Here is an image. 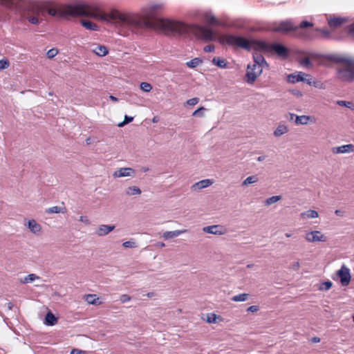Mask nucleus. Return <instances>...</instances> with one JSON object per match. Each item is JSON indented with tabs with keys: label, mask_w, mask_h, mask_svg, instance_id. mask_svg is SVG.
Instances as JSON below:
<instances>
[{
	"label": "nucleus",
	"mask_w": 354,
	"mask_h": 354,
	"mask_svg": "<svg viewBox=\"0 0 354 354\" xmlns=\"http://www.w3.org/2000/svg\"><path fill=\"white\" fill-rule=\"evenodd\" d=\"M332 286V282L328 281L324 283H322L319 287V289L322 290H329Z\"/></svg>",
	"instance_id": "42"
},
{
	"label": "nucleus",
	"mask_w": 354,
	"mask_h": 354,
	"mask_svg": "<svg viewBox=\"0 0 354 354\" xmlns=\"http://www.w3.org/2000/svg\"><path fill=\"white\" fill-rule=\"evenodd\" d=\"M354 152V145L353 144L344 145L333 148V153H350Z\"/></svg>",
	"instance_id": "18"
},
{
	"label": "nucleus",
	"mask_w": 354,
	"mask_h": 354,
	"mask_svg": "<svg viewBox=\"0 0 354 354\" xmlns=\"http://www.w3.org/2000/svg\"><path fill=\"white\" fill-rule=\"evenodd\" d=\"M126 193L129 196L139 195L141 194V190L136 186H131L128 187Z\"/></svg>",
	"instance_id": "32"
},
{
	"label": "nucleus",
	"mask_w": 354,
	"mask_h": 354,
	"mask_svg": "<svg viewBox=\"0 0 354 354\" xmlns=\"http://www.w3.org/2000/svg\"><path fill=\"white\" fill-rule=\"evenodd\" d=\"M259 310V307L257 306H250L248 308V312H251V313H255L257 312V310Z\"/></svg>",
	"instance_id": "53"
},
{
	"label": "nucleus",
	"mask_w": 354,
	"mask_h": 354,
	"mask_svg": "<svg viewBox=\"0 0 354 354\" xmlns=\"http://www.w3.org/2000/svg\"><path fill=\"white\" fill-rule=\"evenodd\" d=\"M202 63V60L200 58H194L186 63V65L191 68H196Z\"/></svg>",
	"instance_id": "31"
},
{
	"label": "nucleus",
	"mask_w": 354,
	"mask_h": 354,
	"mask_svg": "<svg viewBox=\"0 0 354 354\" xmlns=\"http://www.w3.org/2000/svg\"><path fill=\"white\" fill-rule=\"evenodd\" d=\"M115 229V225H101L96 230V234L99 236H103L108 234Z\"/></svg>",
	"instance_id": "17"
},
{
	"label": "nucleus",
	"mask_w": 354,
	"mask_h": 354,
	"mask_svg": "<svg viewBox=\"0 0 354 354\" xmlns=\"http://www.w3.org/2000/svg\"><path fill=\"white\" fill-rule=\"evenodd\" d=\"M196 33L199 38L205 41H212L218 40L219 43L222 45H228L227 44H223L220 41V39L226 34L222 35L221 36H217L214 31L209 27L202 26H197Z\"/></svg>",
	"instance_id": "5"
},
{
	"label": "nucleus",
	"mask_w": 354,
	"mask_h": 354,
	"mask_svg": "<svg viewBox=\"0 0 354 354\" xmlns=\"http://www.w3.org/2000/svg\"><path fill=\"white\" fill-rule=\"evenodd\" d=\"M28 227L30 231L35 234H39L41 230V226L35 219H30L28 222Z\"/></svg>",
	"instance_id": "19"
},
{
	"label": "nucleus",
	"mask_w": 354,
	"mask_h": 354,
	"mask_svg": "<svg viewBox=\"0 0 354 354\" xmlns=\"http://www.w3.org/2000/svg\"><path fill=\"white\" fill-rule=\"evenodd\" d=\"M328 24L330 27H332V17H327Z\"/></svg>",
	"instance_id": "61"
},
{
	"label": "nucleus",
	"mask_w": 354,
	"mask_h": 354,
	"mask_svg": "<svg viewBox=\"0 0 354 354\" xmlns=\"http://www.w3.org/2000/svg\"><path fill=\"white\" fill-rule=\"evenodd\" d=\"M140 88L145 92H149L152 89V86L147 82H142L140 84Z\"/></svg>",
	"instance_id": "39"
},
{
	"label": "nucleus",
	"mask_w": 354,
	"mask_h": 354,
	"mask_svg": "<svg viewBox=\"0 0 354 354\" xmlns=\"http://www.w3.org/2000/svg\"><path fill=\"white\" fill-rule=\"evenodd\" d=\"M275 32H288L290 31H297L298 27L295 26L291 21L286 20L281 21L277 26L273 28Z\"/></svg>",
	"instance_id": "10"
},
{
	"label": "nucleus",
	"mask_w": 354,
	"mask_h": 354,
	"mask_svg": "<svg viewBox=\"0 0 354 354\" xmlns=\"http://www.w3.org/2000/svg\"><path fill=\"white\" fill-rule=\"evenodd\" d=\"M299 268V263L298 261L292 264V268L295 269V270H297Z\"/></svg>",
	"instance_id": "57"
},
{
	"label": "nucleus",
	"mask_w": 354,
	"mask_h": 354,
	"mask_svg": "<svg viewBox=\"0 0 354 354\" xmlns=\"http://www.w3.org/2000/svg\"><path fill=\"white\" fill-rule=\"evenodd\" d=\"M6 306L8 307V310H12V307H13V305L11 302H8L6 304Z\"/></svg>",
	"instance_id": "58"
},
{
	"label": "nucleus",
	"mask_w": 354,
	"mask_h": 354,
	"mask_svg": "<svg viewBox=\"0 0 354 354\" xmlns=\"http://www.w3.org/2000/svg\"><path fill=\"white\" fill-rule=\"evenodd\" d=\"M95 295H87L86 296V301L90 304H95L97 299H95Z\"/></svg>",
	"instance_id": "41"
},
{
	"label": "nucleus",
	"mask_w": 354,
	"mask_h": 354,
	"mask_svg": "<svg viewBox=\"0 0 354 354\" xmlns=\"http://www.w3.org/2000/svg\"><path fill=\"white\" fill-rule=\"evenodd\" d=\"M26 12L24 17L31 24L37 25L40 23V15L43 12L39 5L36 3H30L26 8Z\"/></svg>",
	"instance_id": "6"
},
{
	"label": "nucleus",
	"mask_w": 354,
	"mask_h": 354,
	"mask_svg": "<svg viewBox=\"0 0 354 354\" xmlns=\"http://www.w3.org/2000/svg\"><path fill=\"white\" fill-rule=\"evenodd\" d=\"M335 213L337 216L342 217L345 214V211L343 209H337Z\"/></svg>",
	"instance_id": "54"
},
{
	"label": "nucleus",
	"mask_w": 354,
	"mask_h": 354,
	"mask_svg": "<svg viewBox=\"0 0 354 354\" xmlns=\"http://www.w3.org/2000/svg\"><path fill=\"white\" fill-rule=\"evenodd\" d=\"M122 245L124 248H135L136 246V243L134 241H127L124 242Z\"/></svg>",
	"instance_id": "48"
},
{
	"label": "nucleus",
	"mask_w": 354,
	"mask_h": 354,
	"mask_svg": "<svg viewBox=\"0 0 354 354\" xmlns=\"http://www.w3.org/2000/svg\"><path fill=\"white\" fill-rule=\"evenodd\" d=\"M216 319H217L216 315L214 313H211V314L207 315V322L208 323H216Z\"/></svg>",
	"instance_id": "43"
},
{
	"label": "nucleus",
	"mask_w": 354,
	"mask_h": 354,
	"mask_svg": "<svg viewBox=\"0 0 354 354\" xmlns=\"http://www.w3.org/2000/svg\"><path fill=\"white\" fill-rule=\"evenodd\" d=\"M288 131V129L287 125L285 124L281 123L278 125L276 129L274 131V136L276 137H279Z\"/></svg>",
	"instance_id": "23"
},
{
	"label": "nucleus",
	"mask_w": 354,
	"mask_h": 354,
	"mask_svg": "<svg viewBox=\"0 0 354 354\" xmlns=\"http://www.w3.org/2000/svg\"><path fill=\"white\" fill-rule=\"evenodd\" d=\"M288 81L290 83L295 84L299 82H304L308 84H311L312 77L310 75L306 74L303 72H297L288 75Z\"/></svg>",
	"instance_id": "9"
},
{
	"label": "nucleus",
	"mask_w": 354,
	"mask_h": 354,
	"mask_svg": "<svg viewBox=\"0 0 354 354\" xmlns=\"http://www.w3.org/2000/svg\"><path fill=\"white\" fill-rule=\"evenodd\" d=\"M204 51L206 53H212L215 50V46L212 44L207 45L203 48Z\"/></svg>",
	"instance_id": "49"
},
{
	"label": "nucleus",
	"mask_w": 354,
	"mask_h": 354,
	"mask_svg": "<svg viewBox=\"0 0 354 354\" xmlns=\"http://www.w3.org/2000/svg\"><path fill=\"white\" fill-rule=\"evenodd\" d=\"M81 24L87 30H98V26L95 23L87 21V20H82Z\"/></svg>",
	"instance_id": "28"
},
{
	"label": "nucleus",
	"mask_w": 354,
	"mask_h": 354,
	"mask_svg": "<svg viewBox=\"0 0 354 354\" xmlns=\"http://www.w3.org/2000/svg\"><path fill=\"white\" fill-rule=\"evenodd\" d=\"M203 230L204 232L212 234L222 235L225 234V230L223 227L218 225L204 227L203 228Z\"/></svg>",
	"instance_id": "14"
},
{
	"label": "nucleus",
	"mask_w": 354,
	"mask_h": 354,
	"mask_svg": "<svg viewBox=\"0 0 354 354\" xmlns=\"http://www.w3.org/2000/svg\"><path fill=\"white\" fill-rule=\"evenodd\" d=\"M248 294L241 293V294H239V295H234L232 298V300L233 301L240 302V301H246L248 299Z\"/></svg>",
	"instance_id": "34"
},
{
	"label": "nucleus",
	"mask_w": 354,
	"mask_h": 354,
	"mask_svg": "<svg viewBox=\"0 0 354 354\" xmlns=\"http://www.w3.org/2000/svg\"><path fill=\"white\" fill-rule=\"evenodd\" d=\"M345 106L354 109V108L353 107V103L351 102H346V105H345Z\"/></svg>",
	"instance_id": "60"
},
{
	"label": "nucleus",
	"mask_w": 354,
	"mask_h": 354,
	"mask_svg": "<svg viewBox=\"0 0 354 354\" xmlns=\"http://www.w3.org/2000/svg\"><path fill=\"white\" fill-rule=\"evenodd\" d=\"M346 21L347 19L345 17H333V28L339 26Z\"/></svg>",
	"instance_id": "37"
},
{
	"label": "nucleus",
	"mask_w": 354,
	"mask_h": 354,
	"mask_svg": "<svg viewBox=\"0 0 354 354\" xmlns=\"http://www.w3.org/2000/svg\"><path fill=\"white\" fill-rule=\"evenodd\" d=\"M135 174L136 171L133 169L131 167H122L115 171L113 174V176L114 178H122L128 176L133 177Z\"/></svg>",
	"instance_id": "12"
},
{
	"label": "nucleus",
	"mask_w": 354,
	"mask_h": 354,
	"mask_svg": "<svg viewBox=\"0 0 354 354\" xmlns=\"http://www.w3.org/2000/svg\"><path fill=\"white\" fill-rule=\"evenodd\" d=\"M334 63L339 64L337 70L341 80L351 82L354 80V57L333 54Z\"/></svg>",
	"instance_id": "3"
},
{
	"label": "nucleus",
	"mask_w": 354,
	"mask_h": 354,
	"mask_svg": "<svg viewBox=\"0 0 354 354\" xmlns=\"http://www.w3.org/2000/svg\"><path fill=\"white\" fill-rule=\"evenodd\" d=\"M253 64L257 65L263 68H268L269 65L266 61L264 57L257 53L253 54Z\"/></svg>",
	"instance_id": "15"
},
{
	"label": "nucleus",
	"mask_w": 354,
	"mask_h": 354,
	"mask_svg": "<svg viewBox=\"0 0 354 354\" xmlns=\"http://www.w3.org/2000/svg\"><path fill=\"white\" fill-rule=\"evenodd\" d=\"M348 34L354 37V22L348 26Z\"/></svg>",
	"instance_id": "51"
},
{
	"label": "nucleus",
	"mask_w": 354,
	"mask_h": 354,
	"mask_svg": "<svg viewBox=\"0 0 354 354\" xmlns=\"http://www.w3.org/2000/svg\"><path fill=\"white\" fill-rule=\"evenodd\" d=\"M337 104L340 105V106H345V105H346V101H343V100H340V101H337Z\"/></svg>",
	"instance_id": "59"
},
{
	"label": "nucleus",
	"mask_w": 354,
	"mask_h": 354,
	"mask_svg": "<svg viewBox=\"0 0 354 354\" xmlns=\"http://www.w3.org/2000/svg\"><path fill=\"white\" fill-rule=\"evenodd\" d=\"M263 68L255 65L248 64L247 66L245 80L248 84H253L257 78L262 73Z\"/></svg>",
	"instance_id": "8"
},
{
	"label": "nucleus",
	"mask_w": 354,
	"mask_h": 354,
	"mask_svg": "<svg viewBox=\"0 0 354 354\" xmlns=\"http://www.w3.org/2000/svg\"><path fill=\"white\" fill-rule=\"evenodd\" d=\"M39 278L40 277L35 274H29L26 277L20 279V282L21 283H24V284L29 283H32V281H34L36 279H39Z\"/></svg>",
	"instance_id": "29"
},
{
	"label": "nucleus",
	"mask_w": 354,
	"mask_h": 354,
	"mask_svg": "<svg viewBox=\"0 0 354 354\" xmlns=\"http://www.w3.org/2000/svg\"><path fill=\"white\" fill-rule=\"evenodd\" d=\"M56 317L51 313L48 312L46 315L45 324L48 326H54L57 323Z\"/></svg>",
	"instance_id": "27"
},
{
	"label": "nucleus",
	"mask_w": 354,
	"mask_h": 354,
	"mask_svg": "<svg viewBox=\"0 0 354 354\" xmlns=\"http://www.w3.org/2000/svg\"><path fill=\"white\" fill-rule=\"evenodd\" d=\"M258 181V177L257 176H250L247 177L242 183L243 186H248L250 184L257 183Z\"/></svg>",
	"instance_id": "33"
},
{
	"label": "nucleus",
	"mask_w": 354,
	"mask_h": 354,
	"mask_svg": "<svg viewBox=\"0 0 354 354\" xmlns=\"http://www.w3.org/2000/svg\"><path fill=\"white\" fill-rule=\"evenodd\" d=\"M186 230H174V231H166L163 233L162 237L165 239H173L177 237L179 235L185 233Z\"/></svg>",
	"instance_id": "20"
},
{
	"label": "nucleus",
	"mask_w": 354,
	"mask_h": 354,
	"mask_svg": "<svg viewBox=\"0 0 354 354\" xmlns=\"http://www.w3.org/2000/svg\"><path fill=\"white\" fill-rule=\"evenodd\" d=\"M79 221L85 223L86 225H89L91 223L89 219L86 216H81L79 218Z\"/></svg>",
	"instance_id": "50"
},
{
	"label": "nucleus",
	"mask_w": 354,
	"mask_h": 354,
	"mask_svg": "<svg viewBox=\"0 0 354 354\" xmlns=\"http://www.w3.org/2000/svg\"><path fill=\"white\" fill-rule=\"evenodd\" d=\"M19 0H0L1 4L8 8L14 9L17 7V3Z\"/></svg>",
	"instance_id": "25"
},
{
	"label": "nucleus",
	"mask_w": 354,
	"mask_h": 354,
	"mask_svg": "<svg viewBox=\"0 0 354 354\" xmlns=\"http://www.w3.org/2000/svg\"><path fill=\"white\" fill-rule=\"evenodd\" d=\"M154 295H155V294H154V292H149V293H147V297H151L154 296Z\"/></svg>",
	"instance_id": "64"
},
{
	"label": "nucleus",
	"mask_w": 354,
	"mask_h": 354,
	"mask_svg": "<svg viewBox=\"0 0 354 354\" xmlns=\"http://www.w3.org/2000/svg\"><path fill=\"white\" fill-rule=\"evenodd\" d=\"M313 26V23L308 21H303L300 23L299 26H297L298 30L295 31V32L300 38L305 39H326L329 37L330 32L327 30L317 28L315 32H312L299 30Z\"/></svg>",
	"instance_id": "4"
},
{
	"label": "nucleus",
	"mask_w": 354,
	"mask_h": 354,
	"mask_svg": "<svg viewBox=\"0 0 354 354\" xmlns=\"http://www.w3.org/2000/svg\"><path fill=\"white\" fill-rule=\"evenodd\" d=\"M212 63L220 68H225L227 67V62L225 59L218 57H214L212 60Z\"/></svg>",
	"instance_id": "26"
},
{
	"label": "nucleus",
	"mask_w": 354,
	"mask_h": 354,
	"mask_svg": "<svg viewBox=\"0 0 354 354\" xmlns=\"http://www.w3.org/2000/svg\"><path fill=\"white\" fill-rule=\"evenodd\" d=\"M10 66L9 62L6 59H2L0 60V69H6L8 68Z\"/></svg>",
	"instance_id": "44"
},
{
	"label": "nucleus",
	"mask_w": 354,
	"mask_h": 354,
	"mask_svg": "<svg viewBox=\"0 0 354 354\" xmlns=\"http://www.w3.org/2000/svg\"><path fill=\"white\" fill-rule=\"evenodd\" d=\"M281 199V196H271L270 198H268L265 201L264 204L266 206H269V205H272L273 203H275L278 202Z\"/></svg>",
	"instance_id": "35"
},
{
	"label": "nucleus",
	"mask_w": 354,
	"mask_h": 354,
	"mask_svg": "<svg viewBox=\"0 0 354 354\" xmlns=\"http://www.w3.org/2000/svg\"><path fill=\"white\" fill-rule=\"evenodd\" d=\"M310 121H313V118L309 115H297L296 116L295 123L297 125L307 124Z\"/></svg>",
	"instance_id": "22"
},
{
	"label": "nucleus",
	"mask_w": 354,
	"mask_h": 354,
	"mask_svg": "<svg viewBox=\"0 0 354 354\" xmlns=\"http://www.w3.org/2000/svg\"><path fill=\"white\" fill-rule=\"evenodd\" d=\"M220 41L224 44H227L232 47H238L248 51L252 49L262 53H275L279 56L286 57L288 55V48L278 43H268L258 39H248L241 36L234 35H225L220 39Z\"/></svg>",
	"instance_id": "2"
},
{
	"label": "nucleus",
	"mask_w": 354,
	"mask_h": 354,
	"mask_svg": "<svg viewBox=\"0 0 354 354\" xmlns=\"http://www.w3.org/2000/svg\"><path fill=\"white\" fill-rule=\"evenodd\" d=\"M311 342L313 343H318L320 342V338L317 337H314L312 338Z\"/></svg>",
	"instance_id": "56"
},
{
	"label": "nucleus",
	"mask_w": 354,
	"mask_h": 354,
	"mask_svg": "<svg viewBox=\"0 0 354 354\" xmlns=\"http://www.w3.org/2000/svg\"><path fill=\"white\" fill-rule=\"evenodd\" d=\"M265 159H266V156H259V157L257 158V160L259 162L263 161Z\"/></svg>",
	"instance_id": "63"
},
{
	"label": "nucleus",
	"mask_w": 354,
	"mask_h": 354,
	"mask_svg": "<svg viewBox=\"0 0 354 354\" xmlns=\"http://www.w3.org/2000/svg\"><path fill=\"white\" fill-rule=\"evenodd\" d=\"M51 16H84L100 18L104 21L114 22L123 29L133 34L141 35L146 29L159 30L167 34L182 35L187 31L185 24L157 17L141 19L132 15L122 14L118 11H112L108 14H100L98 8L85 3L65 5L59 10L51 8L48 10Z\"/></svg>",
	"instance_id": "1"
},
{
	"label": "nucleus",
	"mask_w": 354,
	"mask_h": 354,
	"mask_svg": "<svg viewBox=\"0 0 354 354\" xmlns=\"http://www.w3.org/2000/svg\"><path fill=\"white\" fill-rule=\"evenodd\" d=\"M131 299V297L127 294L122 295L120 297L121 303H126Z\"/></svg>",
	"instance_id": "47"
},
{
	"label": "nucleus",
	"mask_w": 354,
	"mask_h": 354,
	"mask_svg": "<svg viewBox=\"0 0 354 354\" xmlns=\"http://www.w3.org/2000/svg\"><path fill=\"white\" fill-rule=\"evenodd\" d=\"M198 102H199V98H198V97H193V98H191V99L188 100L186 103L188 105L194 106L196 104H198Z\"/></svg>",
	"instance_id": "46"
},
{
	"label": "nucleus",
	"mask_w": 354,
	"mask_h": 354,
	"mask_svg": "<svg viewBox=\"0 0 354 354\" xmlns=\"http://www.w3.org/2000/svg\"><path fill=\"white\" fill-rule=\"evenodd\" d=\"M213 183H214L213 180H210V179L202 180H200V181H198L197 183H195L192 186V189L193 191L200 190V189L206 188V187L212 185L213 184Z\"/></svg>",
	"instance_id": "16"
},
{
	"label": "nucleus",
	"mask_w": 354,
	"mask_h": 354,
	"mask_svg": "<svg viewBox=\"0 0 354 354\" xmlns=\"http://www.w3.org/2000/svg\"><path fill=\"white\" fill-rule=\"evenodd\" d=\"M92 51L96 55L101 57L105 56L108 53L107 48L105 46L102 45L93 46Z\"/></svg>",
	"instance_id": "21"
},
{
	"label": "nucleus",
	"mask_w": 354,
	"mask_h": 354,
	"mask_svg": "<svg viewBox=\"0 0 354 354\" xmlns=\"http://www.w3.org/2000/svg\"><path fill=\"white\" fill-rule=\"evenodd\" d=\"M306 239L309 242L325 241V236L319 231H312L306 234Z\"/></svg>",
	"instance_id": "13"
},
{
	"label": "nucleus",
	"mask_w": 354,
	"mask_h": 354,
	"mask_svg": "<svg viewBox=\"0 0 354 354\" xmlns=\"http://www.w3.org/2000/svg\"><path fill=\"white\" fill-rule=\"evenodd\" d=\"M109 98H110L113 102H118V99L116 97H115V96H113V95H111L109 96Z\"/></svg>",
	"instance_id": "62"
},
{
	"label": "nucleus",
	"mask_w": 354,
	"mask_h": 354,
	"mask_svg": "<svg viewBox=\"0 0 354 354\" xmlns=\"http://www.w3.org/2000/svg\"><path fill=\"white\" fill-rule=\"evenodd\" d=\"M205 21L209 24L212 25H220V22L217 20L216 17L213 15H208L205 17Z\"/></svg>",
	"instance_id": "36"
},
{
	"label": "nucleus",
	"mask_w": 354,
	"mask_h": 354,
	"mask_svg": "<svg viewBox=\"0 0 354 354\" xmlns=\"http://www.w3.org/2000/svg\"><path fill=\"white\" fill-rule=\"evenodd\" d=\"M310 57H304L303 59L301 60L300 64L306 68H312V63L310 62V59H312L314 61L318 62L319 64H323L326 61H332V55H323L316 53H312L309 55Z\"/></svg>",
	"instance_id": "7"
},
{
	"label": "nucleus",
	"mask_w": 354,
	"mask_h": 354,
	"mask_svg": "<svg viewBox=\"0 0 354 354\" xmlns=\"http://www.w3.org/2000/svg\"><path fill=\"white\" fill-rule=\"evenodd\" d=\"M337 276L340 280V283L343 286H346L351 281L350 270L343 265L340 270L337 272Z\"/></svg>",
	"instance_id": "11"
},
{
	"label": "nucleus",
	"mask_w": 354,
	"mask_h": 354,
	"mask_svg": "<svg viewBox=\"0 0 354 354\" xmlns=\"http://www.w3.org/2000/svg\"><path fill=\"white\" fill-rule=\"evenodd\" d=\"M71 354H86V352L77 348H73L71 351Z\"/></svg>",
	"instance_id": "52"
},
{
	"label": "nucleus",
	"mask_w": 354,
	"mask_h": 354,
	"mask_svg": "<svg viewBox=\"0 0 354 354\" xmlns=\"http://www.w3.org/2000/svg\"><path fill=\"white\" fill-rule=\"evenodd\" d=\"M318 212L315 210L309 209L301 214V217L304 219L315 218L318 217Z\"/></svg>",
	"instance_id": "24"
},
{
	"label": "nucleus",
	"mask_w": 354,
	"mask_h": 354,
	"mask_svg": "<svg viewBox=\"0 0 354 354\" xmlns=\"http://www.w3.org/2000/svg\"><path fill=\"white\" fill-rule=\"evenodd\" d=\"M58 53V50L57 48H51L48 50L46 55L49 59H52L55 57Z\"/></svg>",
	"instance_id": "40"
},
{
	"label": "nucleus",
	"mask_w": 354,
	"mask_h": 354,
	"mask_svg": "<svg viewBox=\"0 0 354 354\" xmlns=\"http://www.w3.org/2000/svg\"><path fill=\"white\" fill-rule=\"evenodd\" d=\"M288 115H289L288 120H294V118L296 119V116H297L295 113H289Z\"/></svg>",
	"instance_id": "55"
},
{
	"label": "nucleus",
	"mask_w": 354,
	"mask_h": 354,
	"mask_svg": "<svg viewBox=\"0 0 354 354\" xmlns=\"http://www.w3.org/2000/svg\"><path fill=\"white\" fill-rule=\"evenodd\" d=\"M205 110V108L201 106L200 108H198V109H196V111H194L192 113V115L193 116H201L202 117L203 115V111Z\"/></svg>",
	"instance_id": "45"
},
{
	"label": "nucleus",
	"mask_w": 354,
	"mask_h": 354,
	"mask_svg": "<svg viewBox=\"0 0 354 354\" xmlns=\"http://www.w3.org/2000/svg\"><path fill=\"white\" fill-rule=\"evenodd\" d=\"M133 120V117L125 115L124 120L118 124V127H122L124 126L125 124H127L130 122H131Z\"/></svg>",
	"instance_id": "38"
},
{
	"label": "nucleus",
	"mask_w": 354,
	"mask_h": 354,
	"mask_svg": "<svg viewBox=\"0 0 354 354\" xmlns=\"http://www.w3.org/2000/svg\"><path fill=\"white\" fill-rule=\"evenodd\" d=\"M66 209L59 206H53L46 209V212L48 214H59L64 213Z\"/></svg>",
	"instance_id": "30"
}]
</instances>
